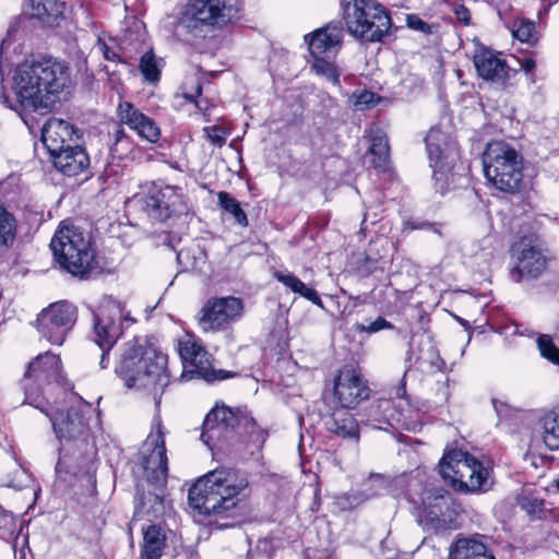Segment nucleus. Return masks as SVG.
<instances>
[{
	"label": "nucleus",
	"mask_w": 559,
	"mask_h": 559,
	"mask_svg": "<svg viewBox=\"0 0 559 559\" xmlns=\"http://www.w3.org/2000/svg\"><path fill=\"white\" fill-rule=\"evenodd\" d=\"M115 371L128 389L153 396L156 407L170 383L167 355L142 337H135L122 345Z\"/></svg>",
	"instance_id": "f03ea898"
},
{
	"label": "nucleus",
	"mask_w": 559,
	"mask_h": 559,
	"mask_svg": "<svg viewBox=\"0 0 559 559\" xmlns=\"http://www.w3.org/2000/svg\"><path fill=\"white\" fill-rule=\"evenodd\" d=\"M536 67V63L533 59L531 58H525L522 60L521 62V69L525 72V73H531L534 71Z\"/></svg>",
	"instance_id": "6e6d98bb"
},
{
	"label": "nucleus",
	"mask_w": 559,
	"mask_h": 559,
	"mask_svg": "<svg viewBox=\"0 0 559 559\" xmlns=\"http://www.w3.org/2000/svg\"><path fill=\"white\" fill-rule=\"evenodd\" d=\"M201 93H202V86L198 82L195 84L193 92H188V91L183 92V97L191 103H195V106L199 110H207V108H209L207 102H205L203 99H198L201 96Z\"/></svg>",
	"instance_id": "49530a36"
},
{
	"label": "nucleus",
	"mask_w": 559,
	"mask_h": 559,
	"mask_svg": "<svg viewBox=\"0 0 559 559\" xmlns=\"http://www.w3.org/2000/svg\"><path fill=\"white\" fill-rule=\"evenodd\" d=\"M134 320L124 310V306L112 298L104 299L94 312L95 341L102 349L100 367L108 365L107 354L121 336L124 328Z\"/></svg>",
	"instance_id": "9d476101"
},
{
	"label": "nucleus",
	"mask_w": 559,
	"mask_h": 559,
	"mask_svg": "<svg viewBox=\"0 0 559 559\" xmlns=\"http://www.w3.org/2000/svg\"><path fill=\"white\" fill-rule=\"evenodd\" d=\"M15 31L13 28H10L8 31V35L5 38H3L1 40V44H0V58L1 60L5 59L7 58V52L12 44V35Z\"/></svg>",
	"instance_id": "3c124183"
},
{
	"label": "nucleus",
	"mask_w": 559,
	"mask_h": 559,
	"mask_svg": "<svg viewBox=\"0 0 559 559\" xmlns=\"http://www.w3.org/2000/svg\"><path fill=\"white\" fill-rule=\"evenodd\" d=\"M343 37V28L338 23H330L312 34L306 35L309 50L314 58L323 57L325 53H335Z\"/></svg>",
	"instance_id": "393cba45"
},
{
	"label": "nucleus",
	"mask_w": 559,
	"mask_h": 559,
	"mask_svg": "<svg viewBox=\"0 0 559 559\" xmlns=\"http://www.w3.org/2000/svg\"><path fill=\"white\" fill-rule=\"evenodd\" d=\"M241 10V0H190L181 23L188 28L199 24L221 27L239 19Z\"/></svg>",
	"instance_id": "f8f14e48"
},
{
	"label": "nucleus",
	"mask_w": 559,
	"mask_h": 559,
	"mask_svg": "<svg viewBox=\"0 0 559 559\" xmlns=\"http://www.w3.org/2000/svg\"><path fill=\"white\" fill-rule=\"evenodd\" d=\"M39 411L49 418L53 431L61 442L76 441L80 444H87L90 436L88 418L92 414L91 405L80 403L78 406L70 407L67 414L61 413L51 404Z\"/></svg>",
	"instance_id": "4468645a"
},
{
	"label": "nucleus",
	"mask_w": 559,
	"mask_h": 559,
	"mask_svg": "<svg viewBox=\"0 0 559 559\" xmlns=\"http://www.w3.org/2000/svg\"><path fill=\"white\" fill-rule=\"evenodd\" d=\"M492 404H493V408L499 417L503 418V417L509 416L510 409H509V406L504 402L498 401V400H492Z\"/></svg>",
	"instance_id": "864d4df0"
},
{
	"label": "nucleus",
	"mask_w": 559,
	"mask_h": 559,
	"mask_svg": "<svg viewBox=\"0 0 559 559\" xmlns=\"http://www.w3.org/2000/svg\"><path fill=\"white\" fill-rule=\"evenodd\" d=\"M439 472L454 488L466 491H485L491 486L490 473L474 456L462 450L447 452Z\"/></svg>",
	"instance_id": "423d86ee"
},
{
	"label": "nucleus",
	"mask_w": 559,
	"mask_h": 559,
	"mask_svg": "<svg viewBox=\"0 0 559 559\" xmlns=\"http://www.w3.org/2000/svg\"><path fill=\"white\" fill-rule=\"evenodd\" d=\"M297 294L310 300L316 306L321 308L323 307L322 300L318 293L313 288L308 287L305 283H302V287L298 289Z\"/></svg>",
	"instance_id": "09e8293b"
},
{
	"label": "nucleus",
	"mask_w": 559,
	"mask_h": 559,
	"mask_svg": "<svg viewBox=\"0 0 559 559\" xmlns=\"http://www.w3.org/2000/svg\"><path fill=\"white\" fill-rule=\"evenodd\" d=\"M404 228L405 229H412V230H414V229H431L435 233H439L437 227H435V225H432V224H430L428 222L416 223V222L407 221L404 224Z\"/></svg>",
	"instance_id": "603ef678"
},
{
	"label": "nucleus",
	"mask_w": 559,
	"mask_h": 559,
	"mask_svg": "<svg viewBox=\"0 0 559 559\" xmlns=\"http://www.w3.org/2000/svg\"><path fill=\"white\" fill-rule=\"evenodd\" d=\"M394 325L382 317H378L374 321L369 323L355 324V331L358 333L373 334L382 330H392Z\"/></svg>",
	"instance_id": "79ce46f5"
},
{
	"label": "nucleus",
	"mask_w": 559,
	"mask_h": 559,
	"mask_svg": "<svg viewBox=\"0 0 559 559\" xmlns=\"http://www.w3.org/2000/svg\"><path fill=\"white\" fill-rule=\"evenodd\" d=\"M250 491L247 473L219 467L209 472L189 489V503L200 513L211 515L231 510L243 500Z\"/></svg>",
	"instance_id": "7ed1b4c3"
},
{
	"label": "nucleus",
	"mask_w": 559,
	"mask_h": 559,
	"mask_svg": "<svg viewBox=\"0 0 559 559\" xmlns=\"http://www.w3.org/2000/svg\"><path fill=\"white\" fill-rule=\"evenodd\" d=\"M141 455L146 481L156 489H160L166 484L168 473V459L160 423L156 424V431L151 432L146 438Z\"/></svg>",
	"instance_id": "f3484780"
},
{
	"label": "nucleus",
	"mask_w": 559,
	"mask_h": 559,
	"mask_svg": "<svg viewBox=\"0 0 559 559\" xmlns=\"http://www.w3.org/2000/svg\"><path fill=\"white\" fill-rule=\"evenodd\" d=\"M416 516L424 531L439 533L455 526L461 506L449 492L425 490L420 501L411 498Z\"/></svg>",
	"instance_id": "6e6552de"
},
{
	"label": "nucleus",
	"mask_w": 559,
	"mask_h": 559,
	"mask_svg": "<svg viewBox=\"0 0 559 559\" xmlns=\"http://www.w3.org/2000/svg\"><path fill=\"white\" fill-rule=\"evenodd\" d=\"M76 321V308L59 301L43 310L37 318L38 331L53 345H61Z\"/></svg>",
	"instance_id": "a211bd4d"
},
{
	"label": "nucleus",
	"mask_w": 559,
	"mask_h": 559,
	"mask_svg": "<svg viewBox=\"0 0 559 559\" xmlns=\"http://www.w3.org/2000/svg\"><path fill=\"white\" fill-rule=\"evenodd\" d=\"M377 480L381 481V483H384V480L380 477V476H377L376 478Z\"/></svg>",
	"instance_id": "4d7b16f0"
},
{
	"label": "nucleus",
	"mask_w": 559,
	"mask_h": 559,
	"mask_svg": "<svg viewBox=\"0 0 559 559\" xmlns=\"http://www.w3.org/2000/svg\"><path fill=\"white\" fill-rule=\"evenodd\" d=\"M66 378L58 355L50 352L39 354L27 367L23 379L25 402L40 409L50 404L41 393L49 385H63Z\"/></svg>",
	"instance_id": "1a4fd4ad"
},
{
	"label": "nucleus",
	"mask_w": 559,
	"mask_h": 559,
	"mask_svg": "<svg viewBox=\"0 0 559 559\" xmlns=\"http://www.w3.org/2000/svg\"><path fill=\"white\" fill-rule=\"evenodd\" d=\"M95 49L99 51L103 57L111 62H122L121 48L112 37L98 36Z\"/></svg>",
	"instance_id": "c9c22d12"
},
{
	"label": "nucleus",
	"mask_w": 559,
	"mask_h": 559,
	"mask_svg": "<svg viewBox=\"0 0 559 559\" xmlns=\"http://www.w3.org/2000/svg\"><path fill=\"white\" fill-rule=\"evenodd\" d=\"M66 10L64 0H29L28 14L46 26H53L64 16Z\"/></svg>",
	"instance_id": "cd10ccee"
},
{
	"label": "nucleus",
	"mask_w": 559,
	"mask_h": 559,
	"mask_svg": "<svg viewBox=\"0 0 559 559\" xmlns=\"http://www.w3.org/2000/svg\"><path fill=\"white\" fill-rule=\"evenodd\" d=\"M15 234L16 221L14 216L0 204V253L13 243Z\"/></svg>",
	"instance_id": "72a5a7b5"
},
{
	"label": "nucleus",
	"mask_w": 559,
	"mask_h": 559,
	"mask_svg": "<svg viewBox=\"0 0 559 559\" xmlns=\"http://www.w3.org/2000/svg\"><path fill=\"white\" fill-rule=\"evenodd\" d=\"M512 258L510 277L515 283L539 278L551 261L546 243L537 236L521 238L512 248Z\"/></svg>",
	"instance_id": "9b49d317"
},
{
	"label": "nucleus",
	"mask_w": 559,
	"mask_h": 559,
	"mask_svg": "<svg viewBox=\"0 0 559 559\" xmlns=\"http://www.w3.org/2000/svg\"><path fill=\"white\" fill-rule=\"evenodd\" d=\"M70 81L69 68L52 58L26 59L13 73V97L2 91L0 103L14 111L46 114Z\"/></svg>",
	"instance_id": "f257e3e1"
},
{
	"label": "nucleus",
	"mask_w": 559,
	"mask_h": 559,
	"mask_svg": "<svg viewBox=\"0 0 559 559\" xmlns=\"http://www.w3.org/2000/svg\"><path fill=\"white\" fill-rule=\"evenodd\" d=\"M178 353L183 366L182 381L199 378L206 382H214L231 377V373L222 369L215 370L212 367L211 355L191 334H186L179 338Z\"/></svg>",
	"instance_id": "ddd939ff"
},
{
	"label": "nucleus",
	"mask_w": 559,
	"mask_h": 559,
	"mask_svg": "<svg viewBox=\"0 0 559 559\" xmlns=\"http://www.w3.org/2000/svg\"><path fill=\"white\" fill-rule=\"evenodd\" d=\"M181 199L180 189L153 183L143 199V209L152 219L164 222L178 210Z\"/></svg>",
	"instance_id": "aec40b11"
},
{
	"label": "nucleus",
	"mask_w": 559,
	"mask_h": 559,
	"mask_svg": "<svg viewBox=\"0 0 559 559\" xmlns=\"http://www.w3.org/2000/svg\"><path fill=\"white\" fill-rule=\"evenodd\" d=\"M406 23L409 28L426 35L432 34L433 28L436 27L435 25L428 24L416 14H408L406 16Z\"/></svg>",
	"instance_id": "c03bdc74"
},
{
	"label": "nucleus",
	"mask_w": 559,
	"mask_h": 559,
	"mask_svg": "<svg viewBox=\"0 0 559 559\" xmlns=\"http://www.w3.org/2000/svg\"><path fill=\"white\" fill-rule=\"evenodd\" d=\"M79 139L74 127L60 118H49L41 130V141L48 153H57L76 143Z\"/></svg>",
	"instance_id": "4be33fe9"
},
{
	"label": "nucleus",
	"mask_w": 559,
	"mask_h": 559,
	"mask_svg": "<svg viewBox=\"0 0 559 559\" xmlns=\"http://www.w3.org/2000/svg\"><path fill=\"white\" fill-rule=\"evenodd\" d=\"M314 62L312 64V69L316 71L318 75L324 76L328 81L332 82L335 85L340 84V73L336 67L325 60L323 57L314 58Z\"/></svg>",
	"instance_id": "58836bf2"
},
{
	"label": "nucleus",
	"mask_w": 559,
	"mask_h": 559,
	"mask_svg": "<svg viewBox=\"0 0 559 559\" xmlns=\"http://www.w3.org/2000/svg\"><path fill=\"white\" fill-rule=\"evenodd\" d=\"M519 504L532 519H540L544 514V500L532 495H523Z\"/></svg>",
	"instance_id": "a19ab883"
},
{
	"label": "nucleus",
	"mask_w": 559,
	"mask_h": 559,
	"mask_svg": "<svg viewBox=\"0 0 559 559\" xmlns=\"http://www.w3.org/2000/svg\"><path fill=\"white\" fill-rule=\"evenodd\" d=\"M537 347L545 359L559 367V348L549 335L542 334L537 338Z\"/></svg>",
	"instance_id": "ea45409f"
},
{
	"label": "nucleus",
	"mask_w": 559,
	"mask_h": 559,
	"mask_svg": "<svg viewBox=\"0 0 559 559\" xmlns=\"http://www.w3.org/2000/svg\"><path fill=\"white\" fill-rule=\"evenodd\" d=\"M354 97H355V106L359 110L368 109V108L374 106L378 102L377 95L369 91L359 92L358 94H355Z\"/></svg>",
	"instance_id": "a18cd8bd"
},
{
	"label": "nucleus",
	"mask_w": 559,
	"mask_h": 559,
	"mask_svg": "<svg viewBox=\"0 0 559 559\" xmlns=\"http://www.w3.org/2000/svg\"><path fill=\"white\" fill-rule=\"evenodd\" d=\"M275 277L278 282L283 283L286 287L292 289L294 293H297L300 287H302V283L298 277L293 274H283L276 273Z\"/></svg>",
	"instance_id": "de8ad7c7"
},
{
	"label": "nucleus",
	"mask_w": 559,
	"mask_h": 559,
	"mask_svg": "<svg viewBox=\"0 0 559 559\" xmlns=\"http://www.w3.org/2000/svg\"><path fill=\"white\" fill-rule=\"evenodd\" d=\"M56 169L66 176H78L90 165V158L85 150L74 143L57 153H49Z\"/></svg>",
	"instance_id": "b1692460"
},
{
	"label": "nucleus",
	"mask_w": 559,
	"mask_h": 559,
	"mask_svg": "<svg viewBox=\"0 0 559 559\" xmlns=\"http://www.w3.org/2000/svg\"><path fill=\"white\" fill-rule=\"evenodd\" d=\"M120 121L134 130L140 138L150 143H156L160 138V129L148 116L141 112L129 102L120 103L118 106Z\"/></svg>",
	"instance_id": "412c9836"
},
{
	"label": "nucleus",
	"mask_w": 559,
	"mask_h": 559,
	"mask_svg": "<svg viewBox=\"0 0 559 559\" xmlns=\"http://www.w3.org/2000/svg\"><path fill=\"white\" fill-rule=\"evenodd\" d=\"M50 248L60 266L84 278L95 267L91 238L74 225H62L51 239Z\"/></svg>",
	"instance_id": "20e7f679"
},
{
	"label": "nucleus",
	"mask_w": 559,
	"mask_h": 559,
	"mask_svg": "<svg viewBox=\"0 0 559 559\" xmlns=\"http://www.w3.org/2000/svg\"><path fill=\"white\" fill-rule=\"evenodd\" d=\"M542 438L550 450H559V413L551 412L540 419Z\"/></svg>",
	"instance_id": "473e14b6"
},
{
	"label": "nucleus",
	"mask_w": 559,
	"mask_h": 559,
	"mask_svg": "<svg viewBox=\"0 0 559 559\" xmlns=\"http://www.w3.org/2000/svg\"><path fill=\"white\" fill-rule=\"evenodd\" d=\"M473 61L478 75L492 82H504L508 78V66L500 53L485 46L476 48Z\"/></svg>",
	"instance_id": "5701e85b"
},
{
	"label": "nucleus",
	"mask_w": 559,
	"mask_h": 559,
	"mask_svg": "<svg viewBox=\"0 0 559 559\" xmlns=\"http://www.w3.org/2000/svg\"><path fill=\"white\" fill-rule=\"evenodd\" d=\"M219 206L235 218L236 223L240 226H248V217L241 209L240 203L231 197L228 192L221 191L217 193Z\"/></svg>",
	"instance_id": "f704fd0d"
},
{
	"label": "nucleus",
	"mask_w": 559,
	"mask_h": 559,
	"mask_svg": "<svg viewBox=\"0 0 559 559\" xmlns=\"http://www.w3.org/2000/svg\"><path fill=\"white\" fill-rule=\"evenodd\" d=\"M511 32L513 36L523 43H533L537 39L534 22L525 19L513 22Z\"/></svg>",
	"instance_id": "e433bc0d"
},
{
	"label": "nucleus",
	"mask_w": 559,
	"mask_h": 559,
	"mask_svg": "<svg viewBox=\"0 0 559 559\" xmlns=\"http://www.w3.org/2000/svg\"><path fill=\"white\" fill-rule=\"evenodd\" d=\"M164 546V537L159 527L150 525L144 530V547L142 550V559H159Z\"/></svg>",
	"instance_id": "2f4dec72"
},
{
	"label": "nucleus",
	"mask_w": 559,
	"mask_h": 559,
	"mask_svg": "<svg viewBox=\"0 0 559 559\" xmlns=\"http://www.w3.org/2000/svg\"><path fill=\"white\" fill-rule=\"evenodd\" d=\"M425 141L433 178L436 182H443L440 186L443 191L460 157L457 144L439 128H431Z\"/></svg>",
	"instance_id": "2eb2a0df"
},
{
	"label": "nucleus",
	"mask_w": 559,
	"mask_h": 559,
	"mask_svg": "<svg viewBox=\"0 0 559 559\" xmlns=\"http://www.w3.org/2000/svg\"><path fill=\"white\" fill-rule=\"evenodd\" d=\"M124 131L123 129L119 128L115 132V143L112 145V152L118 153L119 146L124 144Z\"/></svg>",
	"instance_id": "5fc2aeb1"
},
{
	"label": "nucleus",
	"mask_w": 559,
	"mask_h": 559,
	"mask_svg": "<svg viewBox=\"0 0 559 559\" xmlns=\"http://www.w3.org/2000/svg\"><path fill=\"white\" fill-rule=\"evenodd\" d=\"M157 491H147L143 493L138 492L134 519L147 520L150 522L162 519L167 510L170 508V503L166 500L163 495V489Z\"/></svg>",
	"instance_id": "a878e982"
},
{
	"label": "nucleus",
	"mask_w": 559,
	"mask_h": 559,
	"mask_svg": "<svg viewBox=\"0 0 559 559\" xmlns=\"http://www.w3.org/2000/svg\"><path fill=\"white\" fill-rule=\"evenodd\" d=\"M487 180L498 190L515 193L523 182V158L511 145L497 141L489 143L483 155Z\"/></svg>",
	"instance_id": "39448f33"
},
{
	"label": "nucleus",
	"mask_w": 559,
	"mask_h": 559,
	"mask_svg": "<svg viewBox=\"0 0 559 559\" xmlns=\"http://www.w3.org/2000/svg\"><path fill=\"white\" fill-rule=\"evenodd\" d=\"M453 13H454L456 20L461 24H463L465 26L469 25V23H471V13H469V10L466 7H464L463 4H457V5H455L453 8Z\"/></svg>",
	"instance_id": "8fccbe9b"
},
{
	"label": "nucleus",
	"mask_w": 559,
	"mask_h": 559,
	"mask_svg": "<svg viewBox=\"0 0 559 559\" xmlns=\"http://www.w3.org/2000/svg\"><path fill=\"white\" fill-rule=\"evenodd\" d=\"M237 425V418L230 408L216 405L205 417L203 423V432L201 439L204 443L218 438L223 430L234 428Z\"/></svg>",
	"instance_id": "bb28decb"
},
{
	"label": "nucleus",
	"mask_w": 559,
	"mask_h": 559,
	"mask_svg": "<svg viewBox=\"0 0 559 559\" xmlns=\"http://www.w3.org/2000/svg\"><path fill=\"white\" fill-rule=\"evenodd\" d=\"M449 559H495V557L478 537H464L452 544Z\"/></svg>",
	"instance_id": "c85d7f7f"
},
{
	"label": "nucleus",
	"mask_w": 559,
	"mask_h": 559,
	"mask_svg": "<svg viewBox=\"0 0 559 559\" xmlns=\"http://www.w3.org/2000/svg\"><path fill=\"white\" fill-rule=\"evenodd\" d=\"M348 32L365 41H379L389 32L391 19L380 3L372 0H355L344 8Z\"/></svg>",
	"instance_id": "0eeeda50"
},
{
	"label": "nucleus",
	"mask_w": 559,
	"mask_h": 559,
	"mask_svg": "<svg viewBox=\"0 0 559 559\" xmlns=\"http://www.w3.org/2000/svg\"><path fill=\"white\" fill-rule=\"evenodd\" d=\"M206 139L214 145L221 147L225 144L228 133L218 126L203 128Z\"/></svg>",
	"instance_id": "37998d69"
},
{
	"label": "nucleus",
	"mask_w": 559,
	"mask_h": 559,
	"mask_svg": "<svg viewBox=\"0 0 559 559\" xmlns=\"http://www.w3.org/2000/svg\"><path fill=\"white\" fill-rule=\"evenodd\" d=\"M389 142L386 135L378 131L371 138V145L369 147V154L371 155L370 164L379 170L384 171L389 165Z\"/></svg>",
	"instance_id": "7c9ffc66"
},
{
	"label": "nucleus",
	"mask_w": 559,
	"mask_h": 559,
	"mask_svg": "<svg viewBox=\"0 0 559 559\" xmlns=\"http://www.w3.org/2000/svg\"><path fill=\"white\" fill-rule=\"evenodd\" d=\"M370 389L361 373L350 365L344 366L334 379V396L342 408H354L367 400Z\"/></svg>",
	"instance_id": "6ab92c4d"
},
{
	"label": "nucleus",
	"mask_w": 559,
	"mask_h": 559,
	"mask_svg": "<svg viewBox=\"0 0 559 559\" xmlns=\"http://www.w3.org/2000/svg\"><path fill=\"white\" fill-rule=\"evenodd\" d=\"M139 68L146 81L155 83L159 80V69L152 51H147L141 57Z\"/></svg>",
	"instance_id": "4c0bfd02"
},
{
	"label": "nucleus",
	"mask_w": 559,
	"mask_h": 559,
	"mask_svg": "<svg viewBox=\"0 0 559 559\" xmlns=\"http://www.w3.org/2000/svg\"><path fill=\"white\" fill-rule=\"evenodd\" d=\"M346 408L337 409L324 418L325 428L341 438H358V425Z\"/></svg>",
	"instance_id": "c756f323"
},
{
	"label": "nucleus",
	"mask_w": 559,
	"mask_h": 559,
	"mask_svg": "<svg viewBox=\"0 0 559 559\" xmlns=\"http://www.w3.org/2000/svg\"><path fill=\"white\" fill-rule=\"evenodd\" d=\"M243 314L242 299L234 296L211 298L199 312V326L203 332L225 331Z\"/></svg>",
	"instance_id": "dca6fc26"
}]
</instances>
